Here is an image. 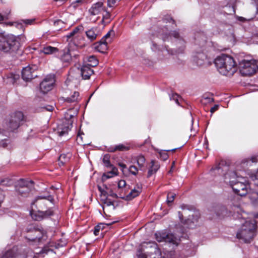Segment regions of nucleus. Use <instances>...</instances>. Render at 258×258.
I'll return each mask as SVG.
<instances>
[{
  "instance_id": "f257e3e1",
  "label": "nucleus",
  "mask_w": 258,
  "mask_h": 258,
  "mask_svg": "<svg viewBox=\"0 0 258 258\" xmlns=\"http://www.w3.org/2000/svg\"><path fill=\"white\" fill-rule=\"evenodd\" d=\"M162 40L164 41H169L171 39L172 37L174 38L177 40V41L178 42V43L180 44L179 48L176 50H173L170 49L168 46H165L163 48L160 49L159 46L155 42H152L151 49L153 51H157L161 50L165 56L166 55V54H165V52L169 55H172L181 53L184 51L185 47V42L183 38L180 36L178 31L175 30L172 31L169 33H163L162 34Z\"/></svg>"
},
{
  "instance_id": "f03ea898",
  "label": "nucleus",
  "mask_w": 258,
  "mask_h": 258,
  "mask_svg": "<svg viewBox=\"0 0 258 258\" xmlns=\"http://www.w3.org/2000/svg\"><path fill=\"white\" fill-rule=\"evenodd\" d=\"M229 168V166L227 165L226 162L224 160H221L218 165L211 169V172L215 175L218 174L223 176L224 182L229 183L230 186H231V184H234L238 180L245 181V178L238 176L235 171H230Z\"/></svg>"
},
{
  "instance_id": "7ed1b4c3",
  "label": "nucleus",
  "mask_w": 258,
  "mask_h": 258,
  "mask_svg": "<svg viewBox=\"0 0 258 258\" xmlns=\"http://www.w3.org/2000/svg\"><path fill=\"white\" fill-rule=\"evenodd\" d=\"M219 73L225 76H232L237 70V64L233 58L223 54L218 56L214 61Z\"/></svg>"
},
{
  "instance_id": "20e7f679",
  "label": "nucleus",
  "mask_w": 258,
  "mask_h": 258,
  "mask_svg": "<svg viewBox=\"0 0 258 258\" xmlns=\"http://www.w3.org/2000/svg\"><path fill=\"white\" fill-rule=\"evenodd\" d=\"M21 44L19 38L10 35L0 39V50L11 54H15L21 50Z\"/></svg>"
},
{
  "instance_id": "39448f33",
  "label": "nucleus",
  "mask_w": 258,
  "mask_h": 258,
  "mask_svg": "<svg viewBox=\"0 0 258 258\" xmlns=\"http://www.w3.org/2000/svg\"><path fill=\"white\" fill-rule=\"evenodd\" d=\"M256 227L255 220L246 221L238 230L236 238L245 243H250L255 235Z\"/></svg>"
},
{
  "instance_id": "423d86ee",
  "label": "nucleus",
  "mask_w": 258,
  "mask_h": 258,
  "mask_svg": "<svg viewBox=\"0 0 258 258\" xmlns=\"http://www.w3.org/2000/svg\"><path fill=\"white\" fill-rule=\"evenodd\" d=\"M238 68L243 76H250L258 71V62L254 59L247 60L243 59L239 61Z\"/></svg>"
},
{
  "instance_id": "0eeeda50",
  "label": "nucleus",
  "mask_w": 258,
  "mask_h": 258,
  "mask_svg": "<svg viewBox=\"0 0 258 258\" xmlns=\"http://www.w3.org/2000/svg\"><path fill=\"white\" fill-rule=\"evenodd\" d=\"M33 183L32 180L20 179L15 185V190L18 195L27 197L33 188Z\"/></svg>"
},
{
  "instance_id": "6e6552de",
  "label": "nucleus",
  "mask_w": 258,
  "mask_h": 258,
  "mask_svg": "<svg viewBox=\"0 0 258 258\" xmlns=\"http://www.w3.org/2000/svg\"><path fill=\"white\" fill-rule=\"evenodd\" d=\"M31 231V233L35 234V237L32 236V234L30 233V234L26 236V238L30 242H31L32 244L34 245L43 243L47 238L46 232L43 230L38 228V229H34Z\"/></svg>"
},
{
  "instance_id": "1a4fd4ad",
  "label": "nucleus",
  "mask_w": 258,
  "mask_h": 258,
  "mask_svg": "<svg viewBox=\"0 0 258 258\" xmlns=\"http://www.w3.org/2000/svg\"><path fill=\"white\" fill-rule=\"evenodd\" d=\"M180 208L183 211L188 210L193 213L191 215H189L188 218L186 219V222H188V227H191V224L197 222L200 217V214L199 211L197 210L194 206L190 205L182 204L180 206Z\"/></svg>"
},
{
  "instance_id": "9d476101",
  "label": "nucleus",
  "mask_w": 258,
  "mask_h": 258,
  "mask_svg": "<svg viewBox=\"0 0 258 258\" xmlns=\"http://www.w3.org/2000/svg\"><path fill=\"white\" fill-rule=\"evenodd\" d=\"M74 117L73 115L67 113L65 116V119L62 123L59 124L57 127V133L59 136H62L67 134L71 130L73 126V120L71 119Z\"/></svg>"
},
{
  "instance_id": "9b49d317",
  "label": "nucleus",
  "mask_w": 258,
  "mask_h": 258,
  "mask_svg": "<svg viewBox=\"0 0 258 258\" xmlns=\"http://www.w3.org/2000/svg\"><path fill=\"white\" fill-rule=\"evenodd\" d=\"M249 185L246 180H241V179L237 180L234 184H231V187L233 191L238 196H244L246 195L248 192V188Z\"/></svg>"
},
{
  "instance_id": "f8f14e48",
  "label": "nucleus",
  "mask_w": 258,
  "mask_h": 258,
  "mask_svg": "<svg viewBox=\"0 0 258 258\" xmlns=\"http://www.w3.org/2000/svg\"><path fill=\"white\" fill-rule=\"evenodd\" d=\"M55 76L53 74L47 75L40 84V90L43 94L47 93L53 88L55 84Z\"/></svg>"
},
{
  "instance_id": "ddd939ff",
  "label": "nucleus",
  "mask_w": 258,
  "mask_h": 258,
  "mask_svg": "<svg viewBox=\"0 0 258 258\" xmlns=\"http://www.w3.org/2000/svg\"><path fill=\"white\" fill-rule=\"evenodd\" d=\"M24 118L23 113L21 111H17L13 114L8 124L9 128L11 131L17 129L20 125V122Z\"/></svg>"
},
{
  "instance_id": "4468645a",
  "label": "nucleus",
  "mask_w": 258,
  "mask_h": 258,
  "mask_svg": "<svg viewBox=\"0 0 258 258\" xmlns=\"http://www.w3.org/2000/svg\"><path fill=\"white\" fill-rule=\"evenodd\" d=\"M37 67L35 65L28 66L22 70V78L25 81H29L37 76L36 71Z\"/></svg>"
},
{
  "instance_id": "2eb2a0df",
  "label": "nucleus",
  "mask_w": 258,
  "mask_h": 258,
  "mask_svg": "<svg viewBox=\"0 0 258 258\" xmlns=\"http://www.w3.org/2000/svg\"><path fill=\"white\" fill-rule=\"evenodd\" d=\"M54 211L53 208H50L45 211L38 210L37 213L33 211L30 212V215L32 219L36 221H41L43 219H46L53 216Z\"/></svg>"
},
{
  "instance_id": "dca6fc26",
  "label": "nucleus",
  "mask_w": 258,
  "mask_h": 258,
  "mask_svg": "<svg viewBox=\"0 0 258 258\" xmlns=\"http://www.w3.org/2000/svg\"><path fill=\"white\" fill-rule=\"evenodd\" d=\"M156 240L158 242L165 241L166 242L175 244L176 238L174 235L171 233L166 232H157L155 234Z\"/></svg>"
},
{
  "instance_id": "f3484780",
  "label": "nucleus",
  "mask_w": 258,
  "mask_h": 258,
  "mask_svg": "<svg viewBox=\"0 0 258 258\" xmlns=\"http://www.w3.org/2000/svg\"><path fill=\"white\" fill-rule=\"evenodd\" d=\"M43 200H47L51 203H53L54 199L51 195H48L46 196H38L35 200L32 203V205H34L36 204V207H38L39 208L44 209L47 207V202L46 201H42Z\"/></svg>"
},
{
  "instance_id": "a211bd4d",
  "label": "nucleus",
  "mask_w": 258,
  "mask_h": 258,
  "mask_svg": "<svg viewBox=\"0 0 258 258\" xmlns=\"http://www.w3.org/2000/svg\"><path fill=\"white\" fill-rule=\"evenodd\" d=\"M57 55L62 62L67 64H70L73 58H76L79 56L78 54H74L73 56L69 48L59 50Z\"/></svg>"
},
{
  "instance_id": "6ab92c4d",
  "label": "nucleus",
  "mask_w": 258,
  "mask_h": 258,
  "mask_svg": "<svg viewBox=\"0 0 258 258\" xmlns=\"http://www.w3.org/2000/svg\"><path fill=\"white\" fill-rule=\"evenodd\" d=\"M151 251H146L147 254H140L139 258H160L161 256V252L155 243H153L150 246Z\"/></svg>"
},
{
  "instance_id": "aec40b11",
  "label": "nucleus",
  "mask_w": 258,
  "mask_h": 258,
  "mask_svg": "<svg viewBox=\"0 0 258 258\" xmlns=\"http://www.w3.org/2000/svg\"><path fill=\"white\" fill-rule=\"evenodd\" d=\"M17 247H13L12 249L3 251L0 253V258H19Z\"/></svg>"
},
{
  "instance_id": "412c9836",
  "label": "nucleus",
  "mask_w": 258,
  "mask_h": 258,
  "mask_svg": "<svg viewBox=\"0 0 258 258\" xmlns=\"http://www.w3.org/2000/svg\"><path fill=\"white\" fill-rule=\"evenodd\" d=\"M6 133L5 130L0 128V148H7L11 143Z\"/></svg>"
},
{
  "instance_id": "4be33fe9",
  "label": "nucleus",
  "mask_w": 258,
  "mask_h": 258,
  "mask_svg": "<svg viewBox=\"0 0 258 258\" xmlns=\"http://www.w3.org/2000/svg\"><path fill=\"white\" fill-rule=\"evenodd\" d=\"M103 4L102 2H98L93 4L89 9V13L91 15H97L103 12L106 11V9L103 7Z\"/></svg>"
},
{
  "instance_id": "5701e85b",
  "label": "nucleus",
  "mask_w": 258,
  "mask_h": 258,
  "mask_svg": "<svg viewBox=\"0 0 258 258\" xmlns=\"http://www.w3.org/2000/svg\"><path fill=\"white\" fill-rule=\"evenodd\" d=\"M107 151L109 152H115L116 151H126L130 150V147L127 144H120L115 146L106 147Z\"/></svg>"
},
{
  "instance_id": "b1692460",
  "label": "nucleus",
  "mask_w": 258,
  "mask_h": 258,
  "mask_svg": "<svg viewBox=\"0 0 258 258\" xmlns=\"http://www.w3.org/2000/svg\"><path fill=\"white\" fill-rule=\"evenodd\" d=\"M80 74L84 80H88L90 78L91 75L94 74V71L87 65L83 64L81 68Z\"/></svg>"
},
{
  "instance_id": "393cba45",
  "label": "nucleus",
  "mask_w": 258,
  "mask_h": 258,
  "mask_svg": "<svg viewBox=\"0 0 258 258\" xmlns=\"http://www.w3.org/2000/svg\"><path fill=\"white\" fill-rule=\"evenodd\" d=\"M86 36L90 41L95 40L100 35V31L97 27H93L85 32Z\"/></svg>"
},
{
  "instance_id": "a878e982",
  "label": "nucleus",
  "mask_w": 258,
  "mask_h": 258,
  "mask_svg": "<svg viewBox=\"0 0 258 258\" xmlns=\"http://www.w3.org/2000/svg\"><path fill=\"white\" fill-rule=\"evenodd\" d=\"M207 55L203 52H198L194 56L193 61L198 66L204 65L207 60Z\"/></svg>"
},
{
  "instance_id": "bb28decb",
  "label": "nucleus",
  "mask_w": 258,
  "mask_h": 258,
  "mask_svg": "<svg viewBox=\"0 0 258 258\" xmlns=\"http://www.w3.org/2000/svg\"><path fill=\"white\" fill-rule=\"evenodd\" d=\"M151 163L152 164L151 166L149 168L148 174H147V177L149 178L151 177L153 174H155L156 173V172L158 171V170L160 168V165L158 163V162L155 161V160H152L151 162Z\"/></svg>"
},
{
  "instance_id": "cd10ccee",
  "label": "nucleus",
  "mask_w": 258,
  "mask_h": 258,
  "mask_svg": "<svg viewBox=\"0 0 258 258\" xmlns=\"http://www.w3.org/2000/svg\"><path fill=\"white\" fill-rule=\"evenodd\" d=\"M215 212L217 216L220 217H224L228 214L227 208L222 205H218L215 208Z\"/></svg>"
},
{
  "instance_id": "c85d7f7f",
  "label": "nucleus",
  "mask_w": 258,
  "mask_h": 258,
  "mask_svg": "<svg viewBox=\"0 0 258 258\" xmlns=\"http://www.w3.org/2000/svg\"><path fill=\"white\" fill-rule=\"evenodd\" d=\"M85 59L86 63L85 64L87 65L89 67H95L98 64V60L94 55L87 56L85 58Z\"/></svg>"
},
{
  "instance_id": "c756f323",
  "label": "nucleus",
  "mask_w": 258,
  "mask_h": 258,
  "mask_svg": "<svg viewBox=\"0 0 258 258\" xmlns=\"http://www.w3.org/2000/svg\"><path fill=\"white\" fill-rule=\"evenodd\" d=\"M40 51L45 54L49 55L56 54L57 52H58L59 49L56 47L47 45L44 47Z\"/></svg>"
},
{
  "instance_id": "7c9ffc66",
  "label": "nucleus",
  "mask_w": 258,
  "mask_h": 258,
  "mask_svg": "<svg viewBox=\"0 0 258 258\" xmlns=\"http://www.w3.org/2000/svg\"><path fill=\"white\" fill-rule=\"evenodd\" d=\"M80 99L79 93L77 91H75L73 94L69 97L64 99V101L68 103L77 102Z\"/></svg>"
},
{
  "instance_id": "2f4dec72",
  "label": "nucleus",
  "mask_w": 258,
  "mask_h": 258,
  "mask_svg": "<svg viewBox=\"0 0 258 258\" xmlns=\"http://www.w3.org/2000/svg\"><path fill=\"white\" fill-rule=\"evenodd\" d=\"M74 44L78 48H83L85 46L84 38L82 36H77L73 39Z\"/></svg>"
},
{
  "instance_id": "473e14b6",
  "label": "nucleus",
  "mask_w": 258,
  "mask_h": 258,
  "mask_svg": "<svg viewBox=\"0 0 258 258\" xmlns=\"http://www.w3.org/2000/svg\"><path fill=\"white\" fill-rule=\"evenodd\" d=\"M110 168L111 169V170L107 172L106 173H104L103 175V178L108 179L118 175V169L116 167L112 165V167H111Z\"/></svg>"
},
{
  "instance_id": "72a5a7b5",
  "label": "nucleus",
  "mask_w": 258,
  "mask_h": 258,
  "mask_svg": "<svg viewBox=\"0 0 258 258\" xmlns=\"http://www.w3.org/2000/svg\"><path fill=\"white\" fill-rule=\"evenodd\" d=\"M70 157L71 154L70 153L61 154L58 158L59 165H64L69 161Z\"/></svg>"
},
{
  "instance_id": "f704fd0d",
  "label": "nucleus",
  "mask_w": 258,
  "mask_h": 258,
  "mask_svg": "<svg viewBox=\"0 0 258 258\" xmlns=\"http://www.w3.org/2000/svg\"><path fill=\"white\" fill-rule=\"evenodd\" d=\"M94 47L95 49L101 53H105L107 49V44L99 43H94Z\"/></svg>"
},
{
  "instance_id": "c9c22d12",
  "label": "nucleus",
  "mask_w": 258,
  "mask_h": 258,
  "mask_svg": "<svg viewBox=\"0 0 258 258\" xmlns=\"http://www.w3.org/2000/svg\"><path fill=\"white\" fill-rule=\"evenodd\" d=\"M212 96V94H205L203 95L201 99V102L203 104H206L214 102V99Z\"/></svg>"
},
{
  "instance_id": "e433bc0d",
  "label": "nucleus",
  "mask_w": 258,
  "mask_h": 258,
  "mask_svg": "<svg viewBox=\"0 0 258 258\" xmlns=\"http://www.w3.org/2000/svg\"><path fill=\"white\" fill-rule=\"evenodd\" d=\"M137 163L141 170H143L144 164L145 163L146 159L142 155L138 156L136 157Z\"/></svg>"
},
{
  "instance_id": "4c0bfd02",
  "label": "nucleus",
  "mask_w": 258,
  "mask_h": 258,
  "mask_svg": "<svg viewBox=\"0 0 258 258\" xmlns=\"http://www.w3.org/2000/svg\"><path fill=\"white\" fill-rule=\"evenodd\" d=\"M110 155L108 154L104 155L103 157L102 162L103 165L107 168H111V167H112V164L110 163Z\"/></svg>"
},
{
  "instance_id": "58836bf2",
  "label": "nucleus",
  "mask_w": 258,
  "mask_h": 258,
  "mask_svg": "<svg viewBox=\"0 0 258 258\" xmlns=\"http://www.w3.org/2000/svg\"><path fill=\"white\" fill-rule=\"evenodd\" d=\"M19 76L18 75L14 74H10L8 75L7 77V83H10L12 84H14L16 81L19 79Z\"/></svg>"
},
{
  "instance_id": "ea45409f",
  "label": "nucleus",
  "mask_w": 258,
  "mask_h": 258,
  "mask_svg": "<svg viewBox=\"0 0 258 258\" xmlns=\"http://www.w3.org/2000/svg\"><path fill=\"white\" fill-rule=\"evenodd\" d=\"M140 192L136 188L133 189L131 192L126 196V200H132L133 199L138 197L140 195Z\"/></svg>"
},
{
  "instance_id": "a19ab883",
  "label": "nucleus",
  "mask_w": 258,
  "mask_h": 258,
  "mask_svg": "<svg viewBox=\"0 0 258 258\" xmlns=\"http://www.w3.org/2000/svg\"><path fill=\"white\" fill-rule=\"evenodd\" d=\"M83 30V27L82 25H79L76 27L71 32L69 33L67 35V37L70 38L71 37L74 36L77 32L80 31H82Z\"/></svg>"
},
{
  "instance_id": "79ce46f5",
  "label": "nucleus",
  "mask_w": 258,
  "mask_h": 258,
  "mask_svg": "<svg viewBox=\"0 0 258 258\" xmlns=\"http://www.w3.org/2000/svg\"><path fill=\"white\" fill-rule=\"evenodd\" d=\"M13 180L10 178H6L1 180L0 184L6 186H10L13 184Z\"/></svg>"
},
{
  "instance_id": "37998d69",
  "label": "nucleus",
  "mask_w": 258,
  "mask_h": 258,
  "mask_svg": "<svg viewBox=\"0 0 258 258\" xmlns=\"http://www.w3.org/2000/svg\"><path fill=\"white\" fill-rule=\"evenodd\" d=\"M175 196H176V195L172 192H169L167 194V202L169 205L173 202Z\"/></svg>"
},
{
  "instance_id": "c03bdc74",
  "label": "nucleus",
  "mask_w": 258,
  "mask_h": 258,
  "mask_svg": "<svg viewBox=\"0 0 258 258\" xmlns=\"http://www.w3.org/2000/svg\"><path fill=\"white\" fill-rule=\"evenodd\" d=\"M49 252L53 254H55V252L52 249L48 248L47 246L43 247V248L40 251V253L41 255H42L44 253L48 254Z\"/></svg>"
},
{
  "instance_id": "a18cd8bd",
  "label": "nucleus",
  "mask_w": 258,
  "mask_h": 258,
  "mask_svg": "<svg viewBox=\"0 0 258 258\" xmlns=\"http://www.w3.org/2000/svg\"><path fill=\"white\" fill-rule=\"evenodd\" d=\"M104 226L102 224H100L95 226L94 228V234L95 235L97 236L99 235V232L101 229L104 228Z\"/></svg>"
},
{
  "instance_id": "49530a36",
  "label": "nucleus",
  "mask_w": 258,
  "mask_h": 258,
  "mask_svg": "<svg viewBox=\"0 0 258 258\" xmlns=\"http://www.w3.org/2000/svg\"><path fill=\"white\" fill-rule=\"evenodd\" d=\"M106 189L107 190L105 192V196H110L113 198H118L117 194L115 193H114L111 189L107 188H106Z\"/></svg>"
},
{
  "instance_id": "de8ad7c7",
  "label": "nucleus",
  "mask_w": 258,
  "mask_h": 258,
  "mask_svg": "<svg viewBox=\"0 0 258 258\" xmlns=\"http://www.w3.org/2000/svg\"><path fill=\"white\" fill-rule=\"evenodd\" d=\"M251 180L253 181L254 184L258 187V171L250 176Z\"/></svg>"
},
{
  "instance_id": "09e8293b",
  "label": "nucleus",
  "mask_w": 258,
  "mask_h": 258,
  "mask_svg": "<svg viewBox=\"0 0 258 258\" xmlns=\"http://www.w3.org/2000/svg\"><path fill=\"white\" fill-rule=\"evenodd\" d=\"M128 170L131 173L134 175H136L138 173V169L135 165H131Z\"/></svg>"
},
{
  "instance_id": "8fccbe9b",
  "label": "nucleus",
  "mask_w": 258,
  "mask_h": 258,
  "mask_svg": "<svg viewBox=\"0 0 258 258\" xmlns=\"http://www.w3.org/2000/svg\"><path fill=\"white\" fill-rule=\"evenodd\" d=\"M178 214L181 223L188 225V222H186V219L184 220L183 214L181 212H178Z\"/></svg>"
},
{
  "instance_id": "3c124183",
  "label": "nucleus",
  "mask_w": 258,
  "mask_h": 258,
  "mask_svg": "<svg viewBox=\"0 0 258 258\" xmlns=\"http://www.w3.org/2000/svg\"><path fill=\"white\" fill-rule=\"evenodd\" d=\"M159 155H160V158L163 161H165L168 158V155L167 154V153H166V152L165 151H162V152H160L159 153Z\"/></svg>"
},
{
  "instance_id": "603ef678",
  "label": "nucleus",
  "mask_w": 258,
  "mask_h": 258,
  "mask_svg": "<svg viewBox=\"0 0 258 258\" xmlns=\"http://www.w3.org/2000/svg\"><path fill=\"white\" fill-rule=\"evenodd\" d=\"M179 96L177 94L175 93L173 94L170 97V100H174L176 102V103L178 104H179V101H178V98Z\"/></svg>"
},
{
  "instance_id": "864d4df0",
  "label": "nucleus",
  "mask_w": 258,
  "mask_h": 258,
  "mask_svg": "<svg viewBox=\"0 0 258 258\" xmlns=\"http://www.w3.org/2000/svg\"><path fill=\"white\" fill-rule=\"evenodd\" d=\"M163 20L164 22H166V23H167V22H170L171 21H172L173 22V23H175V21L172 18H171L170 16H166L163 19Z\"/></svg>"
},
{
  "instance_id": "5fc2aeb1",
  "label": "nucleus",
  "mask_w": 258,
  "mask_h": 258,
  "mask_svg": "<svg viewBox=\"0 0 258 258\" xmlns=\"http://www.w3.org/2000/svg\"><path fill=\"white\" fill-rule=\"evenodd\" d=\"M34 229H38V228H35L34 227H31L30 228H28L27 229V235H29L30 234V233H31V234H32L33 235L32 236L35 237V234H34V233H31V231H32Z\"/></svg>"
},
{
  "instance_id": "6e6d98bb",
  "label": "nucleus",
  "mask_w": 258,
  "mask_h": 258,
  "mask_svg": "<svg viewBox=\"0 0 258 258\" xmlns=\"http://www.w3.org/2000/svg\"><path fill=\"white\" fill-rule=\"evenodd\" d=\"M103 203L107 206L113 205V202L107 198L105 200H103Z\"/></svg>"
},
{
  "instance_id": "4d7b16f0",
  "label": "nucleus",
  "mask_w": 258,
  "mask_h": 258,
  "mask_svg": "<svg viewBox=\"0 0 258 258\" xmlns=\"http://www.w3.org/2000/svg\"><path fill=\"white\" fill-rule=\"evenodd\" d=\"M126 185V182L124 180H120L118 182V188H121L125 186Z\"/></svg>"
},
{
  "instance_id": "13d9d810",
  "label": "nucleus",
  "mask_w": 258,
  "mask_h": 258,
  "mask_svg": "<svg viewBox=\"0 0 258 258\" xmlns=\"http://www.w3.org/2000/svg\"><path fill=\"white\" fill-rule=\"evenodd\" d=\"M106 12L105 14L103 15V19H102V21H104V20H109L110 19V17H111V15L110 14L107 12L106 11H105Z\"/></svg>"
},
{
  "instance_id": "bf43d9fd",
  "label": "nucleus",
  "mask_w": 258,
  "mask_h": 258,
  "mask_svg": "<svg viewBox=\"0 0 258 258\" xmlns=\"http://www.w3.org/2000/svg\"><path fill=\"white\" fill-rule=\"evenodd\" d=\"M34 19H26L21 20L24 24L26 25H31L34 22Z\"/></svg>"
},
{
  "instance_id": "052dcab7",
  "label": "nucleus",
  "mask_w": 258,
  "mask_h": 258,
  "mask_svg": "<svg viewBox=\"0 0 258 258\" xmlns=\"http://www.w3.org/2000/svg\"><path fill=\"white\" fill-rule=\"evenodd\" d=\"M219 105L215 104L213 107L210 109V112L211 113H213L214 112L217 111L219 108Z\"/></svg>"
},
{
  "instance_id": "680f3d73",
  "label": "nucleus",
  "mask_w": 258,
  "mask_h": 258,
  "mask_svg": "<svg viewBox=\"0 0 258 258\" xmlns=\"http://www.w3.org/2000/svg\"><path fill=\"white\" fill-rule=\"evenodd\" d=\"M82 3V0H76L74 3H73L72 5L74 6V7H77Z\"/></svg>"
},
{
  "instance_id": "e2e57ef3",
  "label": "nucleus",
  "mask_w": 258,
  "mask_h": 258,
  "mask_svg": "<svg viewBox=\"0 0 258 258\" xmlns=\"http://www.w3.org/2000/svg\"><path fill=\"white\" fill-rule=\"evenodd\" d=\"M137 191H139L140 193L142 192V186L141 184H137L136 187H135Z\"/></svg>"
},
{
  "instance_id": "0e129e2a",
  "label": "nucleus",
  "mask_w": 258,
  "mask_h": 258,
  "mask_svg": "<svg viewBox=\"0 0 258 258\" xmlns=\"http://www.w3.org/2000/svg\"><path fill=\"white\" fill-rule=\"evenodd\" d=\"M250 160L253 163H255L258 162V156H252L250 158Z\"/></svg>"
},
{
  "instance_id": "69168bd1",
  "label": "nucleus",
  "mask_w": 258,
  "mask_h": 258,
  "mask_svg": "<svg viewBox=\"0 0 258 258\" xmlns=\"http://www.w3.org/2000/svg\"><path fill=\"white\" fill-rule=\"evenodd\" d=\"M106 39L105 38H104V37H103L100 41L97 42L96 43H101V44H107V43L106 42Z\"/></svg>"
},
{
  "instance_id": "338daca9",
  "label": "nucleus",
  "mask_w": 258,
  "mask_h": 258,
  "mask_svg": "<svg viewBox=\"0 0 258 258\" xmlns=\"http://www.w3.org/2000/svg\"><path fill=\"white\" fill-rule=\"evenodd\" d=\"M53 23L54 26H57L60 23L63 24V22L61 20H57L56 21H54Z\"/></svg>"
},
{
  "instance_id": "774afa93",
  "label": "nucleus",
  "mask_w": 258,
  "mask_h": 258,
  "mask_svg": "<svg viewBox=\"0 0 258 258\" xmlns=\"http://www.w3.org/2000/svg\"><path fill=\"white\" fill-rule=\"evenodd\" d=\"M118 165L121 167L122 169L126 168V165L122 163H119Z\"/></svg>"
}]
</instances>
